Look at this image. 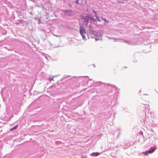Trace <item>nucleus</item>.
<instances>
[{
    "mask_svg": "<svg viewBox=\"0 0 158 158\" xmlns=\"http://www.w3.org/2000/svg\"><path fill=\"white\" fill-rule=\"evenodd\" d=\"M87 156L86 155H82L81 157V158H87Z\"/></svg>",
    "mask_w": 158,
    "mask_h": 158,
    "instance_id": "1a4fd4ad",
    "label": "nucleus"
},
{
    "mask_svg": "<svg viewBox=\"0 0 158 158\" xmlns=\"http://www.w3.org/2000/svg\"><path fill=\"white\" fill-rule=\"evenodd\" d=\"M120 133H119V134H118V136L117 137L118 138V136H119V135H120Z\"/></svg>",
    "mask_w": 158,
    "mask_h": 158,
    "instance_id": "f8f14e48",
    "label": "nucleus"
},
{
    "mask_svg": "<svg viewBox=\"0 0 158 158\" xmlns=\"http://www.w3.org/2000/svg\"><path fill=\"white\" fill-rule=\"evenodd\" d=\"M83 19L84 20V22L86 25H87L89 23V18L88 16H84L83 17Z\"/></svg>",
    "mask_w": 158,
    "mask_h": 158,
    "instance_id": "7ed1b4c3",
    "label": "nucleus"
},
{
    "mask_svg": "<svg viewBox=\"0 0 158 158\" xmlns=\"http://www.w3.org/2000/svg\"><path fill=\"white\" fill-rule=\"evenodd\" d=\"M18 127V125H17L13 127L12 128H11L10 131H11L14 130L15 129H16Z\"/></svg>",
    "mask_w": 158,
    "mask_h": 158,
    "instance_id": "0eeeda50",
    "label": "nucleus"
},
{
    "mask_svg": "<svg viewBox=\"0 0 158 158\" xmlns=\"http://www.w3.org/2000/svg\"><path fill=\"white\" fill-rule=\"evenodd\" d=\"M89 19L91 20H93L94 21L97 18H96H96H95L94 17H93L92 16L90 15L89 16H88Z\"/></svg>",
    "mask_w": 158,
    "mask_h": 158,
    "instance_id": "39448f33",
    "label": "nucleus"
},
{
    "mask_svg": "<svg viewBox=\"0 0 158 158\" xmlns=\"http://www.w3.org/2000/svg\"><path fill=\"white\" fill-rule=\"evenodd\" d=\"M93 12L95 14L96 17V18H97V19H98L99 20V19H98V17L97 14L96 13V12L94 10H93Z\"/></svg>",
    "mask_w": 158,
    "mask_h": 158,
    "instance_id": "6e6552de",
    "label": "nucleus"
},
{
    "mask_svg": "<svg viewBox=\"0 0 158 158\" xmlns=\"http://www.w3.org/2000/svg\"><path fill=\"white\" fill-rule=\"evenodd\" d=\"M100 154V153L99 152H93L91 154V155L93 156H98Z\"/></svg>",
    "mask_w": 158,
    "mask_h": 158,
    "instance_id": "20e7f679",
    "label": "nucleus"
},
{
    "mask_svg": "<svg viewBox=\"0 0 158 158\" xmlns=\"http://www.w3.org/2000/svg\"><path fill=\"white\" fill-rule=\"evenodd\" d=\"M155 149L156 148H154L151 147L148 151L143 152V154L144 155L147 156L148 153H151L155 151Z\"/></svg>",
    "mask_w": 158,
    "mask_h": 158,
    "instance_id": "f257e3e1",
    "label": "nucleus"
},
{
    "mask_svg": "<svg viewBox=\"0 0 158 158\" xmlns=\"http://www.w3.org/2000/svg\"><path fill=\"white\" fill-rule=\"evenodd\" d=\"M6 112H7V114L8 115H9L10 116L12 115V114L10 110V109H7Z\"/></svg>",
    "mask_w": 158,
    "mask_h": 158,
    "instance_id": "423d86ee",
    "label": "nucleus"
},
{
    "mask_svg": "<svg viewBox=\"0 0 158 158\" xmlns=\"http://www.w3.org/2000/svg\"><path fill=\"white\" fill-rule=\"evenodd\" d=\"M75 3L77 4H78L79 3V0H75Z\"/></svg>",
    "mask_w": 158,
    "mask_h": 158,
    "instance_id": "9b49d317",
    "label": "nucleus"
},
{
    "mask_svg": "<svg viewBox=\"0 0 158 158\" xmlns=\"http://www.w3.org/2000/svg\"><path fill=\"white\" fill-rule=\"evenodd\" d=\"M80 32L81 35L82 36L83 39H84L85 37V36L84 35V34L85 33V29L82 26L80 27Z\"/></svg>",
    "mask_w": 158,
    "mask_h": 158,
    "instance_id": "f03ea898",
    "label": "nucleus"
},
{
    "mask_svg": "<svg viewBox=\"0 0 158 158\" xmlns=\"http://www.w3.org/2000/svg\"><path fill=\"white\" fill-rule=\"evenodd\" d=\"M103 20H104L105 21V22L106 23H108V21L107 20H106L105 19H102Z\"/></svg>",
    "mask_w": 158,
    "mask_h": 158,
    "instance_id": "9d476101",
    "label": "nucleus"
}]
</instances>
